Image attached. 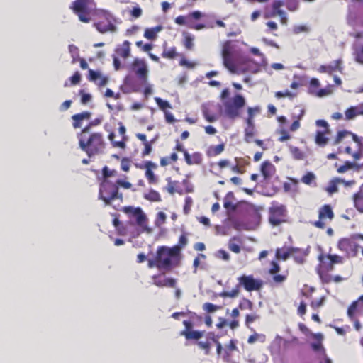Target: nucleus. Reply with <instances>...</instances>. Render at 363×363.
Masks as SVG:
<instances>
[{
  "instance_id": "obj_1",
  "label": "nucleus",
  "mask_w": 363,
  "mask_h": 363,
  "mask_svg": "<svg viewBox=\"0 0 363 363\" xmlns=\"http://www.w3.org/2000/svg\"><path fill=\"white\" fill-rule=\"evenodd\" d=\"M243 42L226 41L223 45L222 57L225 67L233 73H245Z\"/></svg>"
},
{
  "instance_id": "obj_2",
  "label": "nucleus",
  "mask_w": 363,
  "mask_h": 363,
  "mask_svg": "<svg viewBox=\"0 0 363 363\" xmlns=\"http://www.w3.org/2000/svg\"><path fill=\"white\" fill-rule=\"evenodd\" d=\"M89 127H85L78 135L80 148L89 157L104 153L106 143L101 133L89 134Z\"/></svg>"
},
{
  "instance_id": "obj_3",
  "label": "nucleus",
  "mask_w": 363,
  "mask_h": 363,
  "mask_svg": "<svg viewBox=\"0 0 363 363\" xmlns=\"http://www.w3.org/2000/svg\"><path fill=\"white\" fill-rule=\"evenodd\" d=\"M118 20L106 9H96L94 26L99 33H116Z\"/></svg>"
},
{
  "instance_id": "obj_4",
  "label": "nucleus",
  "mask_w": 363,
  "mask_h": 363,
  "mask_svg": "<svg viewBox=\"0 0 363 363\" xmlns=\"http://www.w3.org/2000/svg\"><path fill=\"white\" fill-rule=\"evenodd\" d=\"M180 246L167 247L161 246L157 250L159 255V269H170L173 266L177 265L180 258Z\"/></svg>"
},
{
  "instance_id": "obj_5",
  "label": "nucleus",
  "mask_w": 363,
  "mask_h": 363,
  "mask_svg": "<svg viewBox=\"0 0 363 363\" xmlns=\"http://www.w3.org/2000/svg\"><path fill=\"white\" fill-rule=\"evenodd\" d=\"M123 211L127 215L130 225H137L140 232H150L147 216L141 207L125 206Z\"/></svg>"
},
{
  "instance_id": "obj_6",
  "label": "nucleus",
  "mask_w": 363,
  "mask_h": 363,
  "mask_svg": "<svg viewBox=\"0 0 363 363\" xmlns=\"http://www.w3.org/2000/svg\"><path fill=\"white\" fill-rule=\"evenodd\" d=\"M72 9L78 16L80 21H91L93 15L96 16V4L94 0H75Z\"/></svg>"
},
{
  "instance_id": "obj_7",
  "label": "nucleus",
  "mask_w": 363,
  "mask_h": 363,
  "mask_svg": "<svg viewBox=\"0 0 363 363\" xmlns=\"http://www.w3.org/2000/svg\"><path fill=\"white\" fill-rule=\"evenodd\" d=\"M99 199L103 200L106 205H111L116 199L123 201V194L118 192L116 183L104 179L99 188Z\"/></svg>"
},
{
  "instance_id": "obj_8",
  "label": "nucleus",
  "mask_w": 363,
  "mask_h": 363,
  "mask_svg": "<svg viewBox=\"0 0 363 363\" xmlns=\"http://www.w3.org/2000/svg\"><path fill=\"white\" fill-rule=\"evenodd\" d=\"M245 104V99L240 94L228 98L223 102V113L230 119L238 118L240 116L241 108Z\"/></svg>"
},
{
  "instance_id": "obj_9",
  "label": "nucleus",
  "mask_w": 363,
  "mask_h": 363,
  "mask_svg": "<svg viewBox=\"0 0 363 363\" xmlns=\"http://www.w3.org/2000/svg\"><path fill=\"white\" fill-rule=\"evenodd\" d=\"M250 50L252 54L259 57V60L257 61L250 60L245 55L244 72L256 73L259 72L262 67H264L267 72H270L269 67H267V61L264 54L262 53L256 47H252Z\"/></svg>"
},
{
  "instance_id": "obj_10",
  "label": "nucleus",
  "mask_w": 363,
  "mask_h": 363,
  "mask_svg": "<svg viewBox=\"0 0 363 363\" xmlns=\"http://www.w3.org/2000/svg\"><path fill=\"white\" fill-rule=\"evenodd\" d=\"M269 221L273 225H278L286 220V207L279 202H272L269 209Z\"/></svg>"
},
{
  "instance_id": "obj_11",
  "label": "nucleus",
  "mask_w": 363,
  "mask_h": 363,
  "mask_svg": "<svg viewBox=\"0 0 363 363\" xmlns=\"http://www.w3.org/2000/svg\"><path fill=\"white\" fill-rule=\"evenodd\" d=\"M357 239L363 240V235H354L350 238L340 239L337 247L340 250L344 251L348 256H356L359 247Z\"/></svg>"
},
{
  "instance_id": "obj_12",
  "label": "nucleus",
  "mask_w": 363,
  "mask_h": 363,
  "mask_svg": "<svg viewBox=\"0 0 363 363\" xmlns=\"http://www.w3.org/2000/svg\"><path fill=\"white\" fill-rule=\"evenodd\" d=\"M130 69L135 73L138 79L143 84H147L149 69L146 60H142V58H135L130 65Z\"/></svg>"
},
{
  "instance_id": "obj_13",
  "label": "nucleus",
  "mask_w": 363,
  "mask_h": 363,
  "mask_svg": "<svg viewBox=\"0 0 363 363\" xmlns=\"http://www.w3.org/2000/svg\"><path fill=\"white\" fill-rule=\"evenodd\" d=\"M129 56H130V42L125 40L122 44H118L116 47L115 53L112 55L114 69L119 70L123 66L119 57L127 59Z\"/></svg>"
},
{
  "instance_id": "obj_14",
  "label": "nucleus",
  "mask_w": 363,
  "mask_h": 363,
  "mask_svg": "<svg viewBox=\"0 0 363 363\" xmlns=\"http://www.w3.org/2000/svg\"><path fill=\"white\" fill-rule=\"evenodd\" d=\"M220 106L215 102H208L202 106V113L208 123H214L219 118L218 111Z\"/></svg>"
},
{
  "instance_id": "obj_15",
  "label": "nucleus",
  "mask_w": 363,
  "mask_h": 363,
  "mask_svg": "<svg viewBox=\"0 0 363 363\" xmlns=\"http://www.w3.org/2000/svg\"><path fill=\"white\" fill-rule=\"evenodd\" d=\"M239 284L242 286L247 291H257L262 286V280L259 279H255L253 276L243 275L238 278Z\"/></svg>"
},
{
  "instance_id": "obj_16",
  "label": "nucleus",
  "mask_w": 363,
  "mask_h": 363,
  "mask_svg": "<svg viewBox=\"0 0 363 363\" xmlns=\"http://www.w3.org/2000/svg\"><path fill=\"white\" fill-rule=\"evenodd\" d=\"M184 329L180 332V335H184L186 340H199L205 334V331H198L194 329V323L191 320H183Z\"/></svg>"
},
{
  "instance_id": "obj_17",
  "label": "nucleus",
  "mask_w": 363,
  "mask_h": 363,
  "mask_svg": "<svg viewBox=\"0 0 363 363\" xmlns=\"http://www.w3.org/2000/svg\"><path fill=\"white\" fill-rule=\"evenodd\" d=\"M313 337L316 340V342L311 343L312 349L316 352H320L323 355V358L320 360V363H332V360L328 359L325 354V350L322 344L323 336L321 333H317L313 335Z\"/></svg>"
},
{
  "instance_id": "obj_18",
  "label": "nucleus",
  "mask_w": 363,
  "mask_h": 363,
  "mask_svg": "<svg viewBox=\"0 0 363 363\" xmlns=\"http://www.w3.org/2000/svg\"><path fill=\"white\" fill-rule=\"evenodd\" d=\"M330 257L331 255L326 256L324 255H320L318 256V261L320 262L318 266V273L321 279H324V274H325V272H329V270H332L333 268L332 258H330Z\"/></svg>"
},
{
  "instance_id": "obj_19",
  "label": "nucleus",
  "mask_w": 363,
  "mask_h": 363,
  "mask_svg": "<svg viewBox=\"0 0 363 363\" xmlns=\"http://www.w3.org/2000/svg\"><path fill=\"white\" fill-rule=\"evenodd\" d=\"M203 15V12L199 11V10H196V11H193L187 14L186 16V26H187V28L194 29L204 28L205 25H203V23H195V21H198V19L201 18Z\"/></svg>"
},
{
  "instance_id": "obj_20",
  "label": "nucleus",
  "mask_w": 363,
  "mask_h": 363,
  "mask_svg": "<svg viewBox=\"0 0 363 363\" xmlns=\"http://www.w3.org/2000/svg\"><path fill=\"white\" fill-rule=\"evenodd\" d=\"M334 214L332 211V208L330 206H327L325 204L323 207H321L319 210L318 213V218L319 220H316V222L314 223V225L317 228H323L325 226V223L324 222V219L329 218L330 219L333 218Z\"/></svg>"
},
{
  "instance_id": "obj_21",
  "label": "nucleus",
  "mask_w": 363,
  "mask_h": 363,
  "mask_svg": "<svg viewBox=\"0 0 363 363\" xmlns=\"http://www.w3.org/2000/svg\"><path fill=\"white\" fill-rule=\"evenodd\" d=\"M245 127L244 128V140L247 143H251L253 138L257 135L255 121L245 118Z\"/></svg>"
},
{
  "instance_id": "obj_22",
  "label": "nucleus",
  "mask_w": 363,
  "mask_h": 363,
  "mask_svg": "<svg viewBox=\"0 0 363 363\" xmlns=\"http://www.w3.org/2000/svg\"><path fill=\"white\" fill-rule=\"evenodd\" d=\"M260 171L264 182H269L276 172V167L272 162L266 160L261 164Z\"/></svg>"
},
{
  "instance_id": "obj_23",
  "label": "nucleus",
  "mask_w": 363,
  "mask_h": 363,
  "mask_svg": "<svg viewBox=\"0 0 363 363\" xmlns=\"http://www.w3.org/2000/svg\"><path fill=\"white\" fill-rule=\"evenodd\" d=\"M154 284L157 286H170L175 288L177 280L174 278H167L162 275H154L152 277Z\"/></svg>"
},
{
  "instance_id": "obj_24",
  "label": "nucleus",
  "mask_w": 363,
  "mask_h": 363,
  "mask_svg": "<svg viewBox=\"0 0 363 363\" xmlns=\"http://www.w3.org/2000/svg\"><path fill=\"white\" fill-rule=\"evenodd\" d=\"M88 79L91 82H94L98 86H103L108 82V77L104 76L100 71H93V69L89 70Z\"/></svg>"
},
{
  "instance_id": "obj_25",
  "label": "nucleus",
  "mask_w": 363,
  "mask_h": 363,
  "mask_svg": "<svg viewBox=\"0 0 363 363\" xmlns=\"http://www.w3.org/2000/svg\"><path fill=\"white\" fill-rule=\"evenodd\" d=\"M357 115H363V104L350 106L346 109L344 118L346 121H351V119L355 118Z\"/></svg>"
},
{
  "instance_id": "obj_26",
  "label": "nucleus",
  "mask_w": 363,
  "mask_h": 363,
  "mask_svg": "<svg viewBox=\"0 0 363 363\" xmlns=\"http://www.w3.org/2000/svg\"><path fill=\"white\" fill-rule=\"evenodd\" d=\"M336 70H338L339 72H342V70L340 60H335L330 63V65H320V67H318V72H326L329 74H332V73L336 72Z\"/></svg>"
},
{
  "instance_id": "obj_27",
  "label": "nucleus",
  "mask_w": 363,
  "mask_h": 363,
  "mask_svg": "<svg viewBox=\"0 0 363 363\" xmlns=\"http://www.w3.org/2000/svg\"><path fill=\"white\" fill-rule=\"evenodd\" d=\"M341 182H342V184H345V186H351V184H354V181L345 182L344 180H341V179H334L333 180H331L329 182V184L326 188L328 193H330V194L335 193V191H337L338 189V188H337L338 184H341Z\"/></svg>"
},
{
  "instance_id": "obj_28",
  "label": "nucleus",
  "mask_w": 363,
  "mask_h": 363,
  "mask_svg": "<svg viewBox=\"0 0 363 363\" xmlns=\"http://www.w3.org/2000/svg\"><path fill=\"white\" fill-rule=\"evenodd\" d=\"M91 116V113L89 111H83L81 112L80 113L74 114L72 116L74 128H80L82 125V121H84V119L90 118Z\"/></svg>"
},
{
  "instance_id": "obj_29",
  "label": "nucleus",
  "mask_w": 363,
  "mask_h": 363,
  "mask_svg": "<svg viewBox=\"0 0 363 363\" xmlns=\"http://www.w3.org/2000/svg\"><path fill=\"white\" fill-rule=\"evenodd\" d=\"M354 206L356 209L363 213V184L359 190L353 196Z\"/></svg>"
},
{
  "instance_id": "obj_30",
  "label": "nucleus",
  "mask_w": 363,
  "mask_h": 363,
  "mask_svg": "<svg viewBox=\"0 0 363 363\" xmlns=\"http://www.w3.org/2000/svg\"><path fill=\"white\" fill-rule=\"evenodd\" d=\"M291 254L294 260L297 263H303L306 256L308 255V250H300V248L291 247Z\"/></svg>"
},
{
  "instance_id": "obj_31",
  "label": "nucleus",
  "mask_w": 363,
  "mask_h": 363,
  "mask_svg": "<svg viewBox=\"0 0 363 363\" xmlns=\"http://www.w3.org/2000/svg\"><path fill=\"white\" fill-rule=\"evenodd\" d=\"M185 161L189 165L191 164H199L202 162V156L199 152H194L193 155H189L187 150H184Z\"/></svg>"
},
{
  "instance_id": "obj_32",
  "label": "nucleus",
  "mask_w": 363,
  "mask_h": 363,
  "mask_svg": "<svg viewBox=\"0 0 363 363\" xmlns=\"http://www.w3.org/2000/svg\"><path fill=\"white\" fill-rule=\"evenodd\" d=\"M284 5L283 1L281 0H277L276 1L273 2L272 7L274 12L278 14L281 18V21L283 23H286V13L284 10L280 9V7Z\"/></svg>"
},
{
  "instance_id": "obj_33",
  "label": "nucleus",
  "mask_w": 363,
  "mask_h": 363,
  "mask_svg": "<svg viewBox=\"0 0 363 363\" xmlns=\"http://www.w3.org/2000/svg\"><path fill=\"white\" fill-rule=\"evenodd\" d=\"M144 167L146 169V177L148 179L150 182H155L157 181V179L152 171V168H156L157 164L155 162H146L144 163Z\"/></svg>"
},
{
  "instance_id": "obj_34",
  "label": "nucleus",
  "mask_w": 363,
  "mask_h": 363,
  "mask_svg": "<svg viewBox=\"0 0 363 363\" xmlns=\"http://www.w3.org/2000/svg\"><path fill=\"white\" fill-rule=\"evenodd\" d=\"M259 218V214L255 213V224H245V223L238 222V220L237 222L234 223L233 227L235 230H253V228H255V225H257Z\"/></svg>"
},
{
  "instance_id": "obj_35",
  "label": "nucleus",
  "mask_w": 363,
  "mask_h": 363,
  "mask_svg": "<svg viewBox=\"0 0 363 363\" xmlns=\"http://www.w3.org/2000/svg\"><path fill=\"white\" fill-rule=\"evenodd\" d=\"M163 27L162 26H156L153 28H147L145 29L144 32V36L145 38H147L148 40H155L156 38L158 33L160 31L162 30Z\"/></svg>"
},
{
  "instance_id": "obj_36",
  "label": "nucleus",
  "mask_w": 363,
  "mask_h": 363,
  "mask_svg": "<svg viewBox=\"0 0 363 363\" xmlns=\"http://www.w3.org/2000/svg\"><path fill=\"white\" fill-rule=\"evenodd\" d=\"M327 133H328V132H325V130H316L315 138L316 144H318L319 146H325L328 140V138L326 136Z\"/></svg>"
},
{
  "instance_id": "obj_37",
  "label": "nucleus",
  "mask_w": 363,
  "mask_h": 363,
  "mask_svg": "<svg viewBox=\"0 0 363 363\" xmlns=\"http://www.w3.org/2000/svg\"><path fill=\"white\" fill-rule=\"evenodd\" d=\"M291 247L278 248L276 252V257L278 259L286 260L291 255Z\"/></svg>"
},
{
  "instance_id": "obj_38",
  "label": "nucleus",
  "mask_w": 363,
  "mask_h": 363,
  "mask_svg": "<svg viewBox=\"0 0 363 363\" xmlns=\"http://www.w3.org/2000/svg\"><path fill=\"white\" fill-rule=\"evenodd\" d=\"M320 82L318 79L313 78L311 79L308 86V91L312 95L317 96L318 97V93H319L318 87L320 86Z\"/></svg>"
},
{
  "instance_id": "obj_39",
  "label": "nucleus",
  "mask_w": 363,
  "mask_h": 363,
  "mask_svg": "<svg viewBox=\"0 0 363 363\" xmlns=\"http://www.w3.org/2000/svg\"><path fill=\"white\" fill-rule=\"evenodd\" d=\"M68 51L72 57V63H76L80 59L79 50L77 46L70 44L68 46Z\"/></svg>"
},
{
  "instance_id": "obj_40",
  "label": "nucleus",
  "mask_w": 363,
  "mask_h": 363,
  "mask_svg": "<svg viewBox=\"0 0 363 363\" xmlns=\"http://www.w3.org/2000/svg\"><path fill=\"white\" fill-rule=\"evenodd\" d=\"M353 54L355 61L358 63L363 64V45L354 47Z\"/></svg>"
},
{
  "instance_id": "obj_41",
  "label": "nucleus",
  "mask_w": 363,
  "mask_h": 363,
  "mask_svg": "<svg viewBox=\"0 0 363 363\" xmlns=\"http://www.w3.org/2000/svg\"><path fill=\"white\" fill-rule=\"evenodd\" d=\"M264 342L266 341V335L264 334H259V333H254L252 335H250V336L247 338V342L249 344H253L255 342Z\"/></svg>"
},
{
  "instance_id": "obj_42",
  "label": "nucleus",
  "mask_w": 363,
  "mask_h": 363,
  "mask_svg": "<svg viewBox=\"0 0 363 363\" xmlns=\"http://www.w3.org/2000/svg\"><path fill=\"white\" fill-rule=\"evenodd\" d=\"M225 148L224 144H218V145L211 146L208 150V155L216 156L222 153Z\"/></svg>"
},
{
  "instance_id": "obj_43",
  "label": "nucleus",
  "mask_w": 363,
  "mask_h": 363,
  "mask_svg": "<svg viewBox=\"0 0 363 363\" xmlns=\"http://www.w3.org/2000/svg\"><path fill=\"white\" fill-rule=\"evenodd\" d=\"M261 112V107L255 106V107H248L247 108V118L250 121H255V117L257 114Z\"/></svg>"
},
{
  "instance_id": "obj_44",
  "label": "nucleus",
  "mask_w": 363,
  "mask_h": 363,
  "mask_svg": "<svg viewBox=\"0 0 363 363\" xmlns=\"http://www.w3.org/2000/svg\"><path fill=\"white\" fill-rule=\"evenodd\" d=\"M120 89L123 93H130L133 89L130 86V77L126 76L123 80V84L120 86Z\"/></svg>"
},
{
  "instance_id": "obj_45",
  "label": "nucleus",
  "mask_w": 363,
  "mask_h": 363,
  "mask_svg": "<svg viewBox=\"0 0 363 363\" xmlns=\"http://www.w3.org/2000/svg\"><path fill=\"white\" fill-rule=\"evenodd\" d=\"M144 197L150 201H160L161 200V196L160 193L157 192V191L155 190H150L148 193H146V194L144 195Z\"/></svg>"
},
{
  "instance_id": "obj_46",
  "label": "nucleus",
  "mask_w": 363,
  "mask_h": 363,
  "mask_svg": "<svg viewBox=\"0 0 363 363\" xmlns=\"http://www.w3.org/2000/svg\"><path fill=\"white\" fill-rule=\"evenodd\" d=\"M233 198V195L232 193H228L227 196L224 199L223 206L226 208V209H235V206L232 201Z\"/></svg>"
},
{
  "instance_id": "obj_47",
  "label": "nucleus",
  "mask_w": 363,
  "mask_h": 363,
  "mask_svg": "<svg viewBox=\"0 0 363 363\" xmlns=\"http://www.w3.org/2000/svg\"><path fill=\"white\" fill-rule=\"evenodd\" d=\"M155 101L160 109L164 110V112L167 108H172V105L169 101H166V100H163L160 97H155Z\"/></svg>"
},
{
  "instance_id": "obj_48",
  "label": "nucleus",
  "mask_w": 363,
  "mask_h": 363,
  "mask_svg": "<svg viewBox=\"0 0 363 363\" xmlns=\"http://www.w3.org/2000/svg\"><path fill=\"white\" fill-rule=\"evenodd\" d=\"M235 240H237V237H233L229 240L228 247L230 250L234 252L235 253H240L241 248L238 244L234 242Z\"/></svg>"
},
{
  "instance_id": "obj_49",
  "label": "nucleus",
  "mask_w": 363,
  "mask_h": 363,
  "mask_svg": "<svg viewBox=\"0 0 363 363\" xmlns=\"http://www.w3.org/2000/svg\"><path fill=\"white\" fill-rule=\"evenodd\" d=\"M104 179H109V177H117L118 172L115 169H110L108 167H104L102 170Z\"/></svg>"
},
{
  "instance_id": "obj_50",
  "label": "nucleus",
  "mask_w": 363,
  "mask_h": 363,
  "mask_svg": "<svg viewBox=\"0 0 363 363\" xmlns=\"http://www.w3.org/2000/svg\"><path fill=\"white\" fill-rule=\"evenodd\" d=\"M333 91V85H328L323 89H320L318 90V97H325V96L330 95Z\"/></svg>"
},
{
  "instance_id": "obj_51",
  "label": "nucleus",
  "mask_w": 363,
  "mask_h": 363,
  "mask_svg": "<svg viewBox=\"0 0 363 363\" xmlns=\"http://www.w3.org/2000/svg\"><path fill=\"white\" fill-rule=\"evenodd\" d=\"M166 218H167L166 213H163V211H160L157 213V217L155 218V225L161 226V225H164V223L166 220Z\"/></svg>"
},
{
  "instance_id": "obj_52",
  "label": "nucleus",
  "mask_w": 363,
  "mask_h": 363,
  "mask_svg": "<svg viewBox=\"0 0 363 363\" xmlns=\"http://www.w3.org/2000/svg\"><path fill=\"white\" fill-rule=\"evenodd\" d=\"M315 179V176L311 172H308V173L304 174L301 178V182L306 184H311L313 182Z\"/></svg>"
},
{
  "instance_id": "obj_53",
  "label": "nucleus",
  "mask_w": 363,
  "mask_h": 363,
  "mask_svg": "<svg viewBox=\"0 0 363 363\" xmlns=\"http://www.w3.org/2000/svg\"><path fill=\"white\" fill-rule=\"evenodd\" d=\"M162 55L163 57H166L167 58H174L177 55L175 47L164 48Z\"/></svg>"
},
{
  "instance_id": "obj_54",
  "label": "nucleus",
  "mask_w": 363,
  "mask_h": 363,
  "mask_svg": "<svg viewBox=\"0 0 363 363\" xmlns=\"http://www.w3.org/2000/svg\"><path fill=\"white\" fill-rule=\"evenodd\" d=\"M196 344L200 348L205 350L206 355H208L211 350V344L208 339L206 341H197Z\"/></svg>"
},
{
  "instance_id": "obj_55",
  "label": "nucleus",
  "mask_w": 363,
  "mask_h": 363,
  "mask_svg": "<svg viewBox=\"0 0 363 363\" xmlns=\"http://www.w3.org/2000/svg\"><path fill=\"white\" fill-rule=\"evenodd\" d=\"M114 133H111L108 135L109 140L111 141L114 147H119L120 148H124L125 147V141H115L114 137H115Z\"/></svg>"
},
{
  "instance_id": "obj_56",
  "label": "nucleus",
  "mask_w": 363,
  "mask_h": 363,
  "mask_svg": "<svg viewBox=\"0 0 363 363\" xmlns=\"http://www.w3.org/2000/svg\"><path fill=\"white\" fill-rule=\"evenodd\" d=\"M215 256L217 258L223 259V260H225V261H228L230 258V254L228 252H227V251L223 250H218L215 253Z\"/></svg>"
},
{
  "instance_id": "obj_57",
  "label": "nucleus",
  "mask_w": 363,
  "mask_h": 363,
  "mask_svg": "<svg viewBox=\"0 0 363 363\" xmlns=\"http://www.w3.org/2000/svg\"><path fill=\"white\" fill-rule=\"evenodd\" d=\"M296 94L295 93L290 92L289 90L284 91H278V92L276 93L275 96L277 98H281V97H289V98H294L295 97Z\"/></svg>"
},
{
  "instance_id": "obj_58",
  "label": "nucleus",
  "mask_w": 363,
  "mask_h": 363,
  "mask_svg": "<svg viewBox=\"0 0 363 363\" xmlns=\"http://www.w3.org/2000/svg\"><path fill=\"white\" fill-rule=\"evenodd\" d=\"M239 306L240 309H252L253 303L249 301V299L242 298L240 303Z\"/></svg>"
},
{
  "instance_id": "obj_59",
  "label": "nucleus",
  "mask_w": 363,
  "mask_h": 363,
  "mask_svg": "<svg viewBox=\"0 0 363 363\" xmlns=\"http://www.w3.org/2000/svg\"><path fill=\"white\" fill-rule=\"evenodd\" d=\"M291 152L293 155V157L296 159H303V153L301 150H300L298 147H291L290 149Z\"/></svg>"
},
{
  "instance_id": "obj_60",
  "label": "nucleus",
  "mask_w": 363,
  "mask_h": 363,
  "mask_svg": "<svg viewBox=\"0 0 363 363\" xmlns=\"http://www.w3.org/2000/svg\"><path fill=\"white\" fill-rule=\"evenodd\" d=\"M192 204H193V200H192L191 197H190V196L186 197V199H185V204H184V213L185 214H188L189 213Z\"/></svg>"
},
{
  "instance_id": "obj_61",
  "label": "nucleus",
  "mask_w": 363,
  "mask_h": 363,
  "mask_svg": "<svg viewBox=\"0 0 363 363\" xmlns=\"http://www.w3.org/2000/svg\"><path fill=\"white\" fill-rule=\"evenodd\" d=\"M79 94L81 95V101L83 104H87V103L90 102L91 99V94H89V93H85L82 90L79 91Z\"/></svg>"
},
{
  "instance_id": "obj_62",
  "label": "nucleus",
  "mask_w": 363,
  "mask_h": 363,
  "mask_svg": "<svg viewBox=\"0 0 363 363\" xmlns=\"http://www.w3.org/2000/svg\"><path fill=\"white\" fill-rule=\"evenodd\" d=\"M259 315H256V313H252L251 315H247L245 316V325H250V323H253V321L256 320V319L259 318Z\"/></svg>"
},
{
  "instance_id": "obj_63",
  "label": "nucleus",
  "mask_w": 363,
  "mask_h": 363,
  "mask_svg": "<svg viewBox=\"0 0 363 363\" xmlns=\"http://www.w3.org/2000/svg\"><path fill=\"white\" fill-rule=\"evenodd\" d=\"M203 308L208 312H214L216 310L218 309V306H216V304L210 303V302H207L203 305Z\"/></svg>"
},
{
  "instance_id": "obj_64",
  "label": "nucleus",
  "mask_w": 363,
  "mask_h": 363,
  "mask_svg": "<svg viewBox=\"0 0 363 363\" xmlns=\"http://www.w3.org/2000/svg\"><path fill=\"white\" fill-rule=\"evenodd\" d=\"M81 79V74L79 72H76L71 77L70 81L72 84H77L79 83Z\"/></svg>"
}]
</instances>
